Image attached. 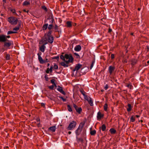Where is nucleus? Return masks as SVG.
<instances>
[{
	"label": "nucleus",
	"instance_id": "f257e3e1",
	"mask_svg": "<svg viewBox=\"0 0 149 149\" xmlns=\"http://www.w3.org/2000/svg\"><path fill=\"white\" fill-rule=\"evenodd\" d=\"M85 124V123H81L77 129L75 130V133L77 136H79L81 133L82 128Z\"/></svg>",
	"mask_w": 149,
	"mask_h": 149
},
{
	"label": "nucleus",
	"instance_id": "f03ea898",
	"mask_svg": "<svg viewBox=\"0 0 149 149\" xmlns=\"http://www.w3.org/2000/svg\"><path fill=\"white\" fill-rule=\"evenodd\" d=\"M47 44V42L46 39L44 40V41H43V40H41L39 44L40 45L42 44V45H41L40 46H39V49L42 52H44L45 48L46 47L45 45Z\"/></svg>",
	"mask_w": 149,
	"mask_h": 149
},
{
	"label": "nucleus",
	"instance_id": "7ed1b4c3",
	"mask_svg": "<svg viewBox=\"0 0 149 149\" xmlns=\"http://www.w3.org/2000/svg\"><path fill=\"white\" fill-rule=\"evenodd\" d=\"M65 62L67 63H68L69 62L72 63L73 61V58L71 54H65Z\"/></svg>",
	"mask_w": 149,
	"mask_h": 149
},
{
	"label": "nucleus",
	"instance_id": "20e7f679",
	"mask_svg": "<svg viewBox=\"0 0 149 149\" xmlns=\"http://www.w3.org/2000/svg\"><path fill=\"white\" fill-rule=\"evenodd\" d=\"M77 122L74 120L71 121L67 128L68 130H72L77 125Z\"/></svg>",
	"mask_w": 149,
	"mask_h": 149
},
{
	"label": "nucleus",
	"instance_id": "39448f33",
	"mask_svg": "<svg viewBox=\"0 0 149 149\" xmlns=\"http://www.w3.org/2000/svg\"><path fill=\"white\" fill-rule=\"evenodd\" d=\"M8 22L11 24L15 25L17 23L18 20L14 17H10L8 19Z\"/></svg>",
	"mask_w": 149,
	"mask_h": 149
},
{
	"label": "nucleus",
	"instance_id": "423d86ee",
	"mask_svg": "<svg viewBox=\"0 0 149 149\" xmlns=\"http://www.w3.org/2000/svg\"><path fill=\"white\" fill-rule=\"evenodd\" d=\"M47 40V43L48 42H49L51 44L52 43L54 40V37L53 36H49L47 38H42V40H43L44 41V40Z\"/></svg>",
	"mask_w": 149,
	"mask_h": 149
},
{
	"label": "nucleus",
	"instance_id": "0eeeda50",
	"mask_svg": "<svg viewBox=\"0 0 149 149\" xmlns=\"http://www.w3.org/2000/svg\"><path fill=\"white\" fill-rule=\"evenodd\" d=\"M6 42H5L4 43V46L5 47H9L11 45H13V42L11 40H8L6 41Z\"/></svg>",
	"mask_w": 149,
	"mask_h": 149
},
{
	"label": "nucleus",
	"instance_id": "6e6552de",
	"mask_svg": "<svg viewBox=\"0 0 149 149\" xmlns=\"http://www.w3.org/2000/svg\"><path fill=\"white\" fill-rule=\"evenodd\" d=\"M48 21L50 23H52L54 21V19L52 14L48 16V18L47 19V21Z\"/></svg>",
	"mask_w": 149,
	"mask_h": 149
},
{
	"label": "nucleus",
	"instance_id": "1a4fd4ad",
	"mask_svg": "<svg viewBox=\"0 0 149 149\" xmlns=\"http://www.w3.org/2000/svg\"><path fill=\"white\" fill-rule=\"evenodd\" d=\"M7 41L6 38V36L4 35H0V42H5Z\"/></svg>",
	"mask_w": 149,
	"mask_h": 149
},
{
	"label": "nucleus",
	"instance_id": "9d476101",
	"mask_svg": "<svg viewBox=\"0 0 149 149\" xmlns=\"http://www.w3.org/2000/svg\"><path fill=\"white\" fill-rule=\"evenodd\" d=\"M57 90L63 94L65 95L66 94L63 91L62 88L60 86H58Z\"/></svg>",
	"mask_w": 149,
	"mask_h": 149
},
{
	"label": "nucleus",
	"instance_id": "9b49d317",
	"mask_svg": "<svg viewBox=\"0 0 149 149\" xmlns=\"http://www.w3.org/2000/svg\"><path fill=\"white\" fill-rule=\"evenodd\" d=\"M115 69V67L114 66H110L109 68V71L110 74L111 75L113 71H114Z\"/></svg>",
	"mask_w": 149,
	"mask_h": 149
},
{
	"label": "nucleus",
	"instance_id": "f8f14e48",
	"mask_svg": "<svg viewBox=\"0 0 149 149\" xmlns=\"http://www.w3.org/2000/svg\"><path fill=\"white\" fill-rule=\"evenodd\" d=\"M82 66V65H81L80 64H77L75 67V68L73 70V71L74 72L75 71H77L81 68Z\"/></svg>",
	"mask_w": 149,
	"mask_h": 149
},
{
	"label": "nucleus",
	"instance_id": "ddd939ff",
	"mask_svg": "<svg viewBox=\"0 0 149 149\" xmlns=\"http://www.w3.org/2000/svg\"><path fill=\"white\" fill-rule=\"evenodd\" d=\"M38 59L40 62L41 64H43L45 63V60H43L41 57L40 56V55L38 53Z\"/></svg>",
	"mask_w": 149,
	"mask_h": 149
},
{
	"label": "nucleus",
	"instance_id": "4468645a",
	"mask_svg": "<svg viewBox=\"0 0 149 149\" xmlns=\"http://www.w3.org/2000/svg\"><path fill=\"white\" fill-rule=\"evenodd\" d=\"M81 49V47L80 45H76L74 48V50L77 52L80 51Z\"/></svg>",
	"mask_w": 149,
	"mask_h": 149
},
{
	"label": "nucleus",
	"instance_id": "2eb2a0df",
	"mask_svg": "<svg viewBox=\"0 0 149 149\" xmlns=\"http://www.w3.org/2000/svg\"><path fill=\"white\" fill-rule=\"evenodd\" d=\"M103 116V114H102L100 112H99L97 114V119L98 120H100Z\"/></svg>",
	"mask_w": 149,
	"mask_h": 149
},
{
	"label": "nucleus",
	"instance_id": "dca6fc26",
	"mask_svg": "<svg viewBox=\"0 0 149 149\" xmlns=\"http://www.w3.org/2000/svg\"><path fill=\"white\" fill-rule=\"evenodd\" d=\"M20 24H19L17 26H16L13 29V31H15L16 33H17V31H18L20 27Z\"/></svg>",
	"mask_w": 149,
	"mask_h": 149
},
{
	"label": "nucleus",
	"instance_id": "f3484780",
	"mask_svg": "<svg viewBox=\"0 0 149 149\" xmlns=\"http://www.w3.org/2000/svg\"><path fill=\"white\" fill-rule=\"evenodd\" d=\"M72 22L70 21H67L66 22L67 27H70L72 26Z\"/></svg>",
	"mask_w": 149,
	"mask_h": 149
},
{
	"label": "nucleus",
	"instance_id": "a211bd4d",
	"mask_svg": "<svg viewBox=\"0 0 149 149\" xmlns=\"http://www.w3.org/2000/svg\"><path fill=\"white\" fill-rule=\"evenodd\" d=\"M127 106L128 108H127V111L128 112H130L131 110L132 107L131 105L130 104H128Z\"/></svg>",
	"mask_w": 149,
	"mask_h": 149
},
{
	"label": "nucleus",
	"instance_id": "6ab92c4d",
	"mask_svg": "<svg viewBox=\"0 0 149 149\" xmlns=\"http://www.w3.org/2000/svg\"><path fill=\"white\" fill-rule=\"evenodd\" d=\"M56 129V128L55 126L50 127L49 128V130L52 131V132H55Z\"/></svg>",
	"mask_w": 149,
	"mask_h": 149
},
{
	"label": "nucleus",
	"instance_id": "aec40b11",
	"mask_svg": "<svg viewBox=\"0 0 149 149\" xmlns=\"http://www.w3.org/2000/svg\"><path fill=\"white\" fill-rule=\"evenodd\" d=\"M89 98L87 101L91 106H93V103L92 100L90 97H89Z\"/></svg>",
	"mask_w": 149,
	"mask_h": 149
},
{
	"label": "nucleus",
	"instance_id": "412c9836",
	"mask_svg": "<svg viewBox=\"0 0 149 149\" xmlns=\"http://www.w3.org/2000/svg\"><path fill=\"white\" fill-rule=\"evenodd\" d=\"M30 4V2L29 1H26L24 2L23 5L24 6H27Z\"/></svg>",
	"mask_w": 149,
	"mask_h": 149
},
{
	"label": "nucleus",
	"instance_id": "4be33fe9",
	"mask_svg": "<svg viewBox=\"0 0 149 149\" xmlns=\"http://www.w3.org/2000/svg\"><path fill=\"white\" fill-rule=\"evenodd\" d=\"M100 129H101L103 131H104L106 129V126L105 124H103L101 127H100Z\"/></svg>",
	"mask_w": 149,
	"mask_h": 149
},
{
	"label": "nucleus",
	"instance_id": "5701e85b",
	"mask_svg": "<svg viewBox=\"0 0 149 149\" xmlns=\"http://www.w3.org/2000/svg\"><path fill=\"white\" fill-rule=\"evenodd\" d=\"M76 110L77 112L79 114H80L81 111H82V109L81 107H78V108H77Z\"/></svg>",
	"mask_w": 149,
	"mask_h": 149
},
{
	"label": "nucleus",
	"instance_id": "b1692460",
	"mask_svg": "<svg viewBox=\"0 0 149 149\" xmlns=\"http://www.w3.org/2000/svg\"><path fill=\"white\" fill-rule=\"evenodd\" d=\"M68 63H67L64 62H62L61 63V64L62 66H63L64 67H66L68 66Z\"/></svg>",
	"mask_w": 149,
	"mask_h": 149
},
{
	"label": "nucleus",
	"instance_id": "393cba45",
	"mask_svg": "<svg viewBox=\"0 0 149 149\" xmlns=\"http://www.w3.org/2000/svg\"><path fill=\"white\" fill-rule=\"evenodd\" d=\"M109 131L111 134H114L116 132V130L114 128H111L110 130Z\"/></svg>",
	"mask_w": 149,
	"mask_h": 149
},
{
	"label": "nucleus",
	"instance_id": "a878e982",
	"mask_svg": "<svg viewBox=\"0 0 149 149\" xmlns=\"http://www.w3.org/2000/svg\"><path fill=\"white\" fill-rule=\"evenodd\" d=\"M126 86L128 88H129L130 89H132L133 88V86L130 83L129 84H127Z\"/></svg>",
	"mask_w": 149,
	"mask_h": 149
},
{
	"label": "nucleus",
	"instance_id": "bb28decb",
	"mask_svg": "<svg viewBox=\"0 0 149 149\" xmlns=\"http://www.w3.org/2000/svg\"><path fill=\"white\" fill-rule=\"evenodd\" d=\"M96 133V131L94 130L90 131V134L91 135H95Z\"/></svg>",
	"mask_w": 149,
	"mask_h": 149
},
{
	"label": "nucleus",
	"instance_id": "cd10ccee",
	"mask_svg": "<svg viewBox=\"0 0 149 149\" xmlns=\"http://www.w3.org/2000/svg\"><path fill=\"white\" fill-rule=\"evenodd\" d=\"M48 24H44L42 28L43 30H45L48 28Z\"/></svg>",
	"mask_w": 149,
	"mask_h": 149
},
{
	"label": "nucleus",
	"instance_id": "c85d7f7f",
	"mask_svg": "<svg viewBox=\"0 0 149 149\" xmlns=\"http://www.w3.org/2000/svg\"><path fill=\"white\" fill-rule=\"evenodd\" d=\"M104 110L105 111H107L108 108V104L107 103H105L104 107Z\"/></svg>",
	"mask_w": 149,
	"mask_h": 149
},
{
	"label": "nucleus",
	"instance_id": "c756f323",
	"mask_svg": "<svg viewBox=\"0 0 149 149\" xmlns=\"http://www.w3.org/2000/svg\"><path fill=\"white\" fill-rule=\"evenodd\" d=\"M52 33V31L51 30H49V31L45 35H46L47 37L49 36H51Z\"/></svg>",
	"mask_w": 149,
	"mask_h": 149
},
{
	"label": "nucleus",
	"instance_id": "7c9ffc66",
	"mask_svg": "<svg viewBox=\"0 0 149 149\" xmlns=\"http://www.w3.org/2000/svg\"><path fill=\"white\" fill-rule=\"evenodd\" d=\"M130 121L132 122H134L135 121V118L134 117V116H132L130 118Z\"/></svg>",
	"mask_w": 149,
	"mask_h": 149
},
{
	"label": "nucleus",
	"instance_id": "2f4dec72",
	"mask_svg": "<svg viewBox=\"0 0 149 149\" xmlns=\"http://www.w3.org/2000/svg\"><path fill=\"white\" fill-rule=\"evenodd\" d=\"M67 109L70 112H71L72 111V108L70 106V105H67Z\"/></svg>",
	"mask_w": 149,
	"mask_h": 149
},
{
	"label": "nucleus",
	"instance_id": "473e14b6",
	"mask_svg": "<svg viewBox=\"0 0 149 149\" xmlns=\"http://www.w3.org/2000/svg\"><path fill=\"white\" fill-rule=\"evenodd\" d=\"M54 29L56 30L55 32H59V31L57 30L58 29V26L56 24L55 25V26L54 27Z\"/></svg>",
	"mask_w": 149,
	"mask_h": 149
},
{
	"label": "nucleus",
	"instance_id": "72a5a7b5",
	"mask_svg": "<svg viewBox=\"0 0 149 149\" xmlns=\"http://www.w3.org/2000/svg\"><path fill=\"white\" fill-rule=\"evenodd\" d=\"M53 26L52 24H49L48 27V29L50 30L52 28Z\"/></svg>",
	"mask_w": 149,
	"mask_h": 149
},
{
	"label": "nucleus",
	"instance_id": "f704fd0d",
	"mask_svg": "<svg viewBox=\"0 0 149 149\" xmlns=\"http://www.w3.org/2000/svg\"><path fill=\"white\" fill-rule=\"evenodd\" d=\"M41 8L46 12H47V8L44 6H41Z\"/></svg>",
	"mask_w": 149,
	"mask_h": 149
},
{
	"label": "nucleus",
	"instance_id": "c9c22d12",
	"mask_svg": "<svg viewBox=\"0 0 149 149\" xmlns=\"http://www.w3.org/2000/svg\"><path fill=\"white\" fill-rule=\"evenodd\" d=\"M15 33H16V32L15 31H9L7 32V34L9 35L10 34Z\"/></svg>",
	"mask_w": 149,
	"mask_h": 149
},
{
	"label": "nucleus",
	"instance_id": "e433bc0d",
	"mask_svg": "<svg viewBox=\"0 0 149 149\" xmlns=\"http://www.w3.org/2000/svg\"><path fill=\"white\" fill-rule=\"evenodd\" d=\"M60 58L61 59L63 60V61H65V56H63L62 55H61L60 56Z\"/></svg>",
	"mask_w": 149,
	"mask_h": 149
},
{
	"label": "nucleus",
	"instance_id": "4c0bfd02",
	"mask_svg": "<svg viewBox=\"0 0 149 149\" xmlns=\"http://www.w3.org/2000/svg\"><path fill=\"white\" fill-rule=\"evenodd\" d=\"M58 97L60 98L61 99L63 102H65V101H66V99L63 98V97H61V96H58Z\"/></svg>",
	"mask_w": 149,
	"mask_h": 149
},
{
	"label": "nucleus",
	"instance_id": "58836bf2",
	"mask_svg": "<svg viewBox=\"0 0 149 149\" xmlns=\"http://www.w3.org/2000/svg\"><path fill=\"white\" fill-rule=\"evenodd\" d=\"M80 92H81V93L84 95V96L86 95V92L83 90H80Z\"/></svg>",
	"mask_w": 149,
	"mask_h": 149
},
{
	"label": "nucleus",
	"instance_id": "ea45409f",
	"mask_svg": "<svg viewBox=\"0 0 149 149\" xmlns=\"http://www.w3.org/2000/svg\"><path fill=\"white\" fill-rule=\"evenodd\" d=\"M53 68L54 69L56 70L58 69V67L57 65L56 64H54V65Z\"/></svg>",
	"mask_w": 149,
	"mask_h": 149
},
{
	"label": "nucleus",
	"instance_id": "a19ab883",
	"mask_svg": "<svg viewBox=\"0 0 149 149\" xmlns=\"http://www.w3.org/2000/svg\"><path fill=\"white\" fill-rule=\"evenodd\" d=\"M136 63V61L135 60H134L133 61H132V65H134Z\"/></svg>",
	"mask_w": 149,
	"mask_h": 149
},
{
	"label": "nucleus",
	"instance_id": "79ce46f5",
	"mask_svg": "<svg viewBox=\"0 0 149 149\" xmlns=\"http://www.w3.org/2000/svg\"><path fill=\"white\" fill-rule=\"evenodd\" d=\"M94 62H95L94 61H92V62L91 64V66H90V69H91L93 67V65H94Z\"/></svg>",
	"mask_w": 149,
	"mask_h": 149
},
{
	"label": "nucleus",
	"instance_id": "37998d69",
	"mask_svg": "<svg viewBox=\"0 0 149 149\" xmlns=\"http://www.w3.org/2000/svg\"><path fill=\"white\" fill-rule=\"evenodd\" d=\"M55 80L54 79H52L51 80V83L54 84V85H55Z\"/></svg>",
	"mask_w": 149,
	"mask_h": 149
},
{
	"label": "nucleus",
	"instance_id": "c03bdc74",
	"mask_svg": "<svg viewBox=\"0 0 149 149\" xmlns=\"http://www.w3.org/2000/svg\"><path fill=\"white\" fill-rule=\"evenodd\" d=\"M84 96V99L86 100L87 101H88V99H89V97H88L87 96V95H85V96Z\"/></svg>",
	"mask_w": 149,
	"mask_h": 149
},
{
	"label": "nucleus",
	"instance_id": "a18cd8bd",
	"mask_svg": "<svg viewBox=\"0 0 149 149\" xmlns=\"http://www.w3.org/2000/svg\"><path fill=\"white\" fill-rule=\"evenodd\" d=\"M10 58V56L9 54H7L6 56V59L7 60H9Z\"/></svg>",
	"mask_w": 149,
	"mask_h": 149
},
{
	"label": "nucleus",
	"instance_id": "49530a36",
	"mask_svg": "<svg viewBox=\"0 0 149 149\" xmlns=\"http://www.w3.org/2000/svg\"><path fill=\"white\" fill-rule=\"evenodd\" d=\"M109 88V86L108 84H106L105 86L104 87V89L105 90H107Z\"/></svg>",
	"mask_w": 149,
	"mask_h": 149
},
{
	"label": "nucleus",
	"instance_id": "de8ad7c7",
	"mask_svg": "<svg viewBox=\"0 0 149 149\" xmlns=\"http://www.w3.org/2000/svg\"><path fill=\"white\" fill-rule=\"evenodd\" d=\"M59 57L58 56H55L53 58V59H57L58 61L59 59Z\"/></svg>",
	"mask_w": 149,
	"mask_h": 149
},
{
	"label": "nucleus",
	"instance_id": "09e8293b",
	"mask_svg": "<svg viewBox=\"0 0 149 149\" xmlns=\"http://www.w3.org/2000/svg\"><path fill=\"white\" fill-rule=\"evenodd\" d=\"M10 11L11 12H12L13 13H15V10L13 9H10Z\"/></svg>",
	"mask_w": 149,
	"mask_h": 149
},
{
	"label": "nucleus",
	"instance_id": "8fccbe9b",
	"mask_svg": "<svg viewBox=\"0 0 149 149\" xmlns=\"http://www.w3.org/2000/svg\"><path fill=\"white\" fill-rule=\"evenodd\" d=\"M74 54L75 56H77V58H79L80 57V56H79V55L77 53H74Z\"/></svg>",
	"mask_w": 149,
	"mask_h": 149
},
{
	"label": "nucleus",
	"instance_id": "3c124183",
	"mask_svg": "<svg viewBox=\"0 0 149 149\" xmlns=\"http://www.w3.org/2000/svg\"><path fill=\"white\" fill-rule=\"evenodd\" d=\"M54 86L53 85H52L49 86V88L51 89H53L54 88Z\"/></svg>",
	"mask_w": 149,
	"mask_h": 149
},
{
	"label": "nucleus",
	"instance_id": "603ef678",
	"mask_svg": "<svg viewBox=\"0 0 149 149\" xmlns=\"http://www.w3.org/2000/svg\"><path fill=\"white\" fill-rule=\"evenodd\" d=\"M45 79L46 80V81H48V80L49 78L47 77V75H45Z\"/></svg>",
	"mask_w": 149,
	"mask_h": 149
},
{
	"label": "nucleus",
	"instance_id": "864d4df0",
	"mask_svg": "<svg viewBox=\"0 0 149 149\" xmlns=\"http://www.w3.org/2000/svg\"><path fill=\"white\" fill-rule=\"evenodd\" d=\"M52 69H53V66L52 65L50 67V68L49 69V71L50 72H52Z\"/></svg>",
	"mask_w": 149,
	"mask_h": 149
},
{
	"label": "nucleus",
	"instance_id": "5fc2aeb1",
	"mask_svg": "<svg viewBox=\"0 0 149 149\" xmlns=\"http://www.w3.org/2000/svg\"><path fill=\"white\" fill-rule=\"evenodd\" d=\"M73 107L75 108V109H76L77 108H78V107L76 105L74 104H73Z\"/></svg>",
	"mask_w": 149,
	"mask_h": 149
},
{
	"label": "nucleus",
	"instance_id": "6e6d98bb",
	"mask_svg": "<svg viewBox=\"0 0 149 149\" xmlns=\"http://www.w3.org/2000/svg\"><path fill=\"white\" fill-rule=\"evenodd\" d=\"M111 58L113 59L114 58V55L113 54H112L111 55Z\"/></svg>",
	"mask_w": 149,
	"mask_h": 149
},
{
	"label": "nucleus",
	"instance_id": "4d7b16f0",
	"mask_svg": "<svg viewBox=\"0 0 149 149\" xmlns=\"http://www.w3.org/2000/svg\"><path fill=\"white\" fill-rule=\"evenodd\" d=\"M49 68H48L47 69L46 72L47 73H48L49 72Z\"/></svg>",
	"mask_w": 149,
	"mask_h": 149
},
{
	"label": "nucleus",
	"instance_id": "13d9d810",
	"mask_svg": "<svg viewBox=\"0 0 149 149\" xmlns=\"http://www.w3.org/2000/svg\"><path fill=\"white\" fill-rule=\"evenodd\" d=\"M23 11L24 12H25L27 13H29V11H28V10H27V11H26V10H25V9H24V10H23Z\"/></svg>",
	"mask_w": 149,
	"mask_h": 149
},
{
	"label": "nucleus",
	"instance_id": "bf43d9fd",
	"mask_svg": "<svg viewBox=\"0 0 149 149\" xmlns=\"http://www.w3.org/2000/svg\"><path fill=\"white\" fill-rule=\"evenodd\" d=\"M112 31V29L110 28L109 29L108 32L109 33H110V32H111Z\"/></svg>",
	"mask_w": 149,
	"mask_h": 149
},
{
	"label": "nucleus",
	"instance_id": "052dcab7",
	"mask_svg": "<svg viewBox=\"0 0 149 149\" xmlns=\"http://www.w3.org/2000/svg\"><path fill=\"white\" fill-rule=\"evenodd\" d=\"M78 140L81 141H83V140L81 138H79Z\"/></svg>",
	"mask_w": 149,
	"mask_h": 149
},
{
	"label": "nucleus",
	"instance_id": "680f3d73",
	"mask_svg": "<svg viewBox=\"0 0 149 149\" xmlns=\"http://www.w3.org/2000/svg\"><path fill=\"white\" fill-rule=\"evenodd\" d=\"M48 61V59L47 58H46L45 60V62H47Z\"/></svg>",
	"mask_w": 149,
	"mask_h": 149
},
{
	"label": "nucleus",
	"instance_id": "e2e57ef3",
	"mask_svg": "<svg viewBox=\"0 0 149 149\" xmlns=\"http://www.w3.org/2000/svg\"><path fill=\"white\" fill-rule=\"evenodd\" d=\"M147 47V49L148 50L147 51L148 52V50H149V46H146Z\"/></svg>",
	"mask_w": 149,
	"mask_h": 149
},
{
	"label": "nucleus",
	"instance_id": "0e129e2a",
	"mask_svg": "<svg viewBox=\"0 0 149 149\" xmlns=\"http://www.w3.org/2000/svg\"><path fill=\"white\" fill-rule=\"evenodd\" d=\"M10 37V36H6V38L7 39V38H9Z\"/></svg>",
	"mask_w": 149,
	"mask_h": 149
},
{
	"label": "nucleus",
	"instance_id": "69168bd1",
	"mask_svg": "<svg viewBox=\"0 0 149 149\" xmlns=\"http://www.w3.org/2000/svg\"><path fill=\"white\" fill-rule=\"evenodd\" d=\"M71 132H70V131H69L68 132V134H71Z\"/></svg>",
	"mask_w": 149,
	"mask_h": 149
},
{
	"label": "nucleus",
	"instance_id": "338daca9",
	"mask_svg": "<svg viewBox=\"0 0 149 149\" xmlns=\"http://www.w3.org/2000/svg\"><path fill=\"white\" fill-rule=\"evenodd\" d=\"M136 116L137 118H139L140 117V116L139 115H136Z\"/></svg>",
	"mask_w": 149,
	"mask_h": 149
},
{
	"label": "nucleus",
	"instance_id": "774afa93",
	"mask_svg": "<svg viewBox=\"0 0 149 149\" xmlns=\"http://www.w3.org/2000/svg\"><path fill=\"white\" fill-rule=\"evenodd\" d=\"M3 2H4L5 3H6V0H3Z\"/></svg>",
	"mask_w": 149,
	"mask_h": 149
}]
</instances>
